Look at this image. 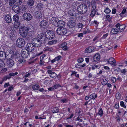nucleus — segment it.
Here are the masks:
<instances>
[{
    "label": "nucleus",
    "mask_w": 127,
    "mask_h": 127,
    "mask_svg": "<svg viewBox=\"0 0 127 127\" xmlns=\"http://www.w3.org/2000/svg\"><path fill=\"white\" fill-rule=\"evenodd\" d=\"M19 55L18 52H16L15 54H12L11 56L13 58H17V56H18Z\"/></svg>",
    "instance_id": "obj_48"
},
{
    "label": "nucleus",
    "mask_w": 127,
    "mask_h": 127,
    "mask_svg": "<svg viewBox=\"0 0 127 127\" xmlns=\"http://www.w3.org/2000/svg\"><path fill=\"white\" fill-rule=\"evenodd\" d=\"M75 13L76 12L75 11L73 10H71L68 11V14L70 18L73 20V17H74Z\"/></svg>",
    "instance_id": "obj_16"
},
{
    "label": "nucleus",
    "mask_w": 127,
    "mask_h": 127,
    "mask_svg": "<svg viewBox=\"0 0 127 127\" xmlns=\"http://www.w3.org/2000/svg\"><path fill=\"white\" fill-rule=\"evenodd\" d=\"M83 34H86L87 33H90L91 32V31L89 28H87L86 27L85 28L83 29Z\"/></svg>",
    "instance_id": "obj_30"
},
{
    "label": "nucleus",
    "mask_w": 127,
    "mask_h": 127,
    "mask_svg": "<svg viewBox=\"0 0 127 127\" xmlns=\"http://www.w3.org/2000/svg\"><path fill=\"white\" fill-rule=\"evenodd\" d=\"M18 72H16L15 73L12 72L10 73L9 74V75H8L9 77H10V78H11V77L12 76H14L16 75H17L18 74Z\"/></svg>",
    "instance_id": "obj_50"
},
{
    "label": "nucleus",
    "mask_w": 127,
    "mask_h": 127,
    "mask_svg": "<svg viewBox=\"0 0 127 127\" xmlns=\"http://www.w3.org/2000/svg\"><path fill=\"white\" fill-rule=\"evenodd\" d=\"M91 5L93 9H96V2L94 1L91 4Z\"/></svg>",
    "instance_id": "obj_61"
},
{
    "label": "nucleus",
    "mask_w": 127,
    "mask_h": 127,
    "mask_svg": "<svg viewBox=\"0 0 127 127\" xmlns=\"http://www.w3.org/2000/svg\"><path fill=\"white\" fill-rule=\"evenodd\" d=\"M50 77L53 78L55 79L57 77H58V76L57 74L55 72H53L52 73L50 74Z\"/></svg>",
    "instance_id": "obj_41"
},
{
    "label": "nucleus",
    "mask_w": 127,
    "mask_h": 127,
    "mask_svg": "<svg viewBox=\"0 0 127 127\" xmlns=\"http://www.w3.org/2000/svg\"><path fill=\"white\" fill-rule=\"evenodd\" d=\"M110 79L111 82L113 83H115L117 80L116 78L114 77L111 76L110 77Z\"/></svg>",
    "instance_id": "obj_56"
},
{
    "label": "nucleus",
    "mask_w": 127,
    "mask_h": 127,
    "mask_svg": "<svg viewBox=\"0 0 127 127\" xmlns=\"http://www.w3.org/2000/svg\"><path fill=\"white\" fill-rule=\"evenodd\" d=\"M74 115V114L73 113H71V114H69L68 115V116H69L68 117H67L66 118V120H68L69 119H71L73 117V116Z\"/></svg>",
    "instance_id": "obj_59"
},
{
    "label": "nucleus",
    "mask_w": 127,
    "mask_h": 127,
    "mask_svg": "<svg viewBox=\"0 0 127 127\" xmlns=\"http://www.w3.org/2000/svg\"><path fill=\"white\" fill-rule=\"evenodd\" d=\"M10 78V77H9L8 75H7L6 76H5L3 77L2 79V80L3 81H6L7 79H9Z\"/></svg>",
    "instance_id": "obj_58"
},
{
    "label": "nucleus",
    "mask_w": 127,
    "mask_h": 127,
    "mask_svg": "<svg viewBox=\"0 0 127 127\" xmlns=\"http://www.w3.org/2000/svg\"><path fill=\"white\" fill-rule=\"evenodd\" d=\"M34 2L33 0H28L27 2L28 5L30 6H33L34 5Z\"/></svg>",
    "instance_id": "obj_39"
},
{
    "label": "nucleus",
    "mask_w": 127,
    "mask_h": 127,
    "mask_svg": "<svg viewBox=\"0 0 127 127\" xmlns=\"http://www.w3.org/2000/svg\"><path fill=\"white\" fill-rule=\"evenodd\" d=\"M42 4L41 3H38L37 4L35 5V8L37 10H39L41 9L42 8L41 7Z\"/></svg>",
    "instance_id": "obj_36"
},
{
    "label": "nucleus",
    "mask_w": 127,
    "mask_h": 127,
    "mask_svg": "<svg viewBox=\"0 0 127 127\" xmlns=\"http://www.w3.org/2000/svg\"><path fill=\"white\" fill-rule=\"evenodd\" d=\"M84 4L86 6H87V8H90L91 5L90 2L88 1H87Z\"/></svg>",
    "instance_id": "obj_49"
},
{
    "label": "nucleus",
    "mask_w": 127,
    "mask_h": 127,
    "mask_svg": "<svg viewBox=\"0 0 127 127\" xmlns=\"http://www.w3.org/2000/svg\"><path fill=\"white\" fill-rule=\"evenodd\" d=\"M17 46L19 48H21L24 47L25 44L24 39L22 38H18L16 41Z\"/></svg>",
    "instance_id": "obj_3"
},
{
    "label": "nucleus",
    "mask_w": 127,
    "mask_h": 127,
    "mask_svg": "<svg viewBox=\"0 0 127 127\" xmlns=\"http://www.w3.org/2000/svg\"><path fill=\"white\" fill-rule=\"evenodd\" d=\"M103 77L102 78V80L101 81V83L102 85L104 86L107 84L108 82L107 80V78L106 76H103Z\"/></svg>",
    "instance_id": "obj_24"
},
{
    "label": "nucleus",
    "mask_w": 127,
    "mask_h": 127,
    "mask_svg": "<svg viewBox=\"0 0 127 127\" xmlns=\"http://www.w3.org/2000/svg\"><path fill=\"white\" fill-rule=\"evenodd\" d=\"M43 53V52H40L38 53H36V54L35 55H33V57H32L31 58V60H32L34 58H35L36 56H39L40 55L42 54Z\"/></svg>",
    "instance_id": "obj_45"
},
{
    "label": "nucleus",
    "mask_w": 127,
    "mask_h": 127,
    "mask_svg": "<svg viewBox=\"0 0 127 127\" xmlns=\"http://www.w3.org/2000/svg\"><path fill=\"white\" fill-rule=\"evenodd\" d=\"M114 107L116 109H119V103L118 102V103H115Z\"/></svg>",
    "instance_id": "obj_62"
},
{
    "label": "nucleus",
    "mask_w": 127,
    "mask_h": 127,
    "mask_svg": "<svg viewBox=\"0 0 127 127\" xmlns=\"http://www.w3.org/2000/svg\"><path fill=\"white\" fill-rule=\"evenodd\" d=\"M100 55L98 53L95 54L93 57V60L94 61L97 62L99 61L100 59Z\"/></svg>",
    "instance_id": "obj_19"
},
{
    "label": "nucleus",
    "mask_w": 127,
    "mask_h": 127,
    "mask_svg": "<svg viewBox=\"0 0 127 127\" xmlns=\"http://www.w3.org/2000/svg\"><path fill=\"white\" fill-rule=\"evenodd\" d=\"M126 26L125 25H122L119 27V28L118 29L119 32L123 31L125 28Z\"/></svg>",
    "instance_id": "obj_33"
},
{
    "label": "nucleus",
    "mask_w": 127,
    "mask_h": 127,
    "mask_svg": "<svg viewBox=\"0 0 127 127\" xmlns=\"http://www.w3.org/2000/svg\"><path fill=\"white\" fill-rule=\"evenodd\" d=\"M34 46L33 44L29 43L27 44L26 47V49L28 52H31L34 50Z\"/></svg>",
    "instance_id": "obj_7"
},
{
    "label": "nucleus",
    "mask_w": 127,
    "mask_h": 127,
    "mask_svg": "<svg viewBox=\"0 0 127 127\" xmlns=\"http://www.w3.org/2000/svg\"><path fill=\"white\" fill-rule=\"evenodd\" d=\"M39 87L40 86L38 85L35 84L33 86L32 88L34 91H36L38 89Z\"/></svg>",
    "instance_id": "obj_40"
},
{
    "label": "nucleus",
    "mask_w": 127,
    "mask_h": 127,
    "mask_svg": "<svg viewBox=\"0 0 127 127\" xmlns=\"http://www.w3.org/2000/svg\"><path fill=\"white\" fill-rule=\"evenodd\" d=\"M30 28L26 27L25 26H22L19 28V32L20 35L24 38L26 37L28 34Z\"/></svg>",
    "instance_id": "obj_1"
},
{
    "label": "nucleus",
    "mask_w": 127,
    "mask_h": 127,
    "mask_svg": "<svg viewBox=\"0 0 127 127\" xmlns=\"http://www.w3.org/2000/svg\"><path fill=\"white\" fill-rule=\"evenodd\" d=\"M57 40H54L51 41H48V44L49 45H53L56 44L57 42Z\"/></svg>",
    "instance_id": "obj_38"
},
{
    "label": "nucleus",
    "mask_w": 127,
    "mask_h": 127,
    "mask_svg": "<svg viewBox=\"0 0 127 127\" xmlns=\"http://www.w3.org/2000/svg\"><path fill=\"white\" fill-rule=\"evenodd\" d=\"M84 60L83 58H79L77 60V61L78 63H82L84 61Z\"/></svg>",
    "instance_id": "obj_64"
},
{
    "label": "nucleus",
    "mask_w": 127,
    "mask_h": 127,
    "mask_svg": "<svg viewBox=\"0 0 127 127\" xmlns=\"http://www.w3.org/2000/svg\"><path fill=\"white\" fill-rule=\"evenodd\" d=\"M23 19L27 21H29L32 18V16L31 14L29 13H25L23 15Z\"/></svg>",
    "instance_id": "obj_11"
},
{
    "label": "nucleus",
    "mask_w": 127,
    "mask_h": 127,
    "mask_svg": "<svg viewBox=\"0 0 127 127\" xmlns=\"http://www.w3.org/2000/svg\"><path fill=\"white\" fill-rule=\"evenodd\" d=\"M67 31L66 29L62 27L58 28L56 32L58 34L63 35L66 34Z\"/></svg>",
    "instance_id": "obj_4"
},
{
    "label": "nucleus",
    "mask_w": 127,
    "mask_h": 127,
    "mask_svg": "<svg viewBox=\"0 0 127 127\" xmlns=\"http://www.w3.org/2000/svg\"><path fill=\"white\" fill-rule=\"evenodd\" d=\"M25 58L22 56L20 57L19 59L18 60V62L19 64L22 63L24 61V59Z\"/></svg>",
    "instance_id": "obj_51"
},
{
    "label": "nucleus",
    "mask_w": 127,
    "mask_h": 127,
    "mask_svg": "<svg viewBox=\"0 0 127 127\" xmlns=\"http://www.w3.org/2000/svg\"><path fill=\"white\" fill-rule=\"evenodd\" d=\"M58 19L55 17H52L51 19L49 20V23L52 24L55 26L57 25Z\"/></svg>",
    "instance_id": "obj_14"
},
{
    "label": "nucleus",
    "mask_w": 127,
    "mask_h": 127,
    "mask_svg": "<svg viewBox=\"0 0 127 127\" xmlns=\"http://www.w3.org/2000/svg\"><path fill=\"white\" fill-rule=\"evenodd\" d=\"M7 66L9 67H11L14 65V61L12 59L7 60Z\"/></svg>",
    "instance_id": "obj_20"
},
{
    "label": "nucleus",
    "mask_w": 127,
    "mask_h": 127,
    "mask_svg": "<svg viewBox=\"0 0 127 127\" xmlns=\"http://www.w3.org/2000/svg\"><path fill=\"white\" fill-rule=\"evenodd\" d=\"M4 63L2 61H0V69L4 66Z\"/></svg>",
    "instance_id": "obj_55"
},
{
    "label": "nucleus",
    "mask_w": 127,
    "mask_h": 127,
    "mask_svg": "<svg viewBox=\"0 0 127 127\" xmlns=\"http://www.w3.org/2000/svg\"><path fill=\"white\" fill-rule=\"evenodd\" d=\"M90 98L89 100H90L92 99L94 100L97 97V95L95 93H93L90 95Z\"/></svg>",
    "instance_id": "obj_31"
},
{
    "label": "nucleus",
    "mask_w": 127,
    "mask_h": 127,
    "mask_svg": "<svg viewBox=\"0 0 127 127\" xmlns=\"http://www.w3.org/2000/svg\"><path fill=\"white\" fill-rule=\"evenodd\" d=\"M21 56L25 58H26L29 55L30 53L26 49H23L21 50Z\"/></svg>",
    "instance_id": "obj_9"
},
{
    "label": "nucleus",
    "mask_w": 127,
    "mask_h": 127,
    "mask_svg": "<svg viewBox=\"0 0 127 127\" xmlns=\"http://www.w3.org/2000/svg\"><path fill=\"white\" fill-rule=\"evenodd\" d=\"M120 104L121 107H122L124 108L126 107V106L124 102L123 101H121L120 102Z\"/></svg>",
    "instance_id": "obj_53"
},
{
    "label": "nucleus",
    "mask_w": 127,
    "mask_h": 127,
    "mask_svg": "<svg viewBox=\"0 0 127 127\" xmlns=\"http://www.w3.org/2000/svg\"><path fill=\"white\" fill-rule=\"evenodd\" d=\"M51 111L52 112L54 113H57L58 112L59 110L57 107H53L52 108Z\"/></svg>",
    "instance_id": "obj_32"
},
{
    "label": "nucleus",
    "mask_w": 127,
    "mask_h": 127,
    "mask_svg": "<svg viewBox=\"0 0 127 127\" xmlns=\"http://www.w3.org/2000/svg\"><path fill=\"white\" fill-rule=\"evenodd\" d=\"M97 11V10L95 9H93L91 11L90 16L92 17L95 16Z\"/></svg>",
    "instance_id": "obj_29"
},
{
    "label": "nucleus",
    "mask_w": 127,
    "mask_h": 127,
    "mask_svg": "<svg viewBox=\"0 0 127 127\" xmlns=\"http://www.w3.org/2000/svg\"><path fill=\"white\" fill-rule=\"evenodd\" d=\"M90 47H89L86 48L85 51V53H89L92 52V50H91Z\"/></svg>",
    "instance_id": "obj_44"
},
{
    "label": "nucleus",
    "mask_w": 127,
    "mask_h": 127,
    "mask_svg": "<svg viewBox=\"0 0 127 127\" xmlns=\"http://www.w3.org/2000/svg\"><path fill=\"white\" fill-rule=\"evenodd\" d=\"M12 9L17 14L23 11L21 7H19V6H16V5L13 6Z\"/></svg>",
    "instance_id": "obj_12"
},
{
    "label": "nucleus",
    "mask_w": 127,
    "mask_h": 127,
    "mask_svg": "<svg viewBox=\"0 0 127 127\" xmlns=\"http://www.w3.org/2000/svg\"><path fill=\"white\" fill-rule=\"evenodd\" d=\"M45 38H46L48 39H51L54 37L55 34L52 31H51L47 33V34L45 35Z\"/></svg>",
    "instance_id": "obj_10"
},
{
    "label": "nucleus",
    "mask_w": 127,
    "mask_h": 127,
    "mask_svg": "<svg viewBox=\"0 0 127 127\" xmlns=\"http://www.w3.org/2000/svg\"><path fill=\"white\" fill-rule=\"evenodd\" d=\"M36 38L33 39L32 41V43L34 45V46L36 47H39L41 45L42 42L40 41L39 40L36 39Z\"/></svg>",
    "instance_id": "obj_8"
},
{
    "label": "nucleus",
    "mask_w": 127,
    "mask_h": 127,
    "mask_svg": "<svg viewBox=\"0 0 127 127\" xmlns=\"http://www.w3.org/2000/svg\"><path fill=\"white\" fill-rule=\"evenodd\" d=\"M67 43L66 42H64L61 44V47L63 49L64 51L67 50L68 49L67 46Z\"/></svg>",
    "instance_id": "obj_25"
},
{
    "label": "nucleus",
    "mask_w": 127,
    "mask_h": 127,
    "mask_svg": "<svg viewBox=\"0 0 127 127\" xmlns=\"http://www.w3.org/2000/svg\"><path fill=\"white\" fill-rule=\"evenodd\" d=\"M21 26V23L20 22H14V26L15 28L17 29H19Z\"/></svg>",
    "instance_id": "obj_27"
},
{
    "label": "nucleus",
    "mask_w": 127,
    "mask_h": 127,
    "mask_svg": "<svg viewBox=\"0 0 127 127\" xmlns=\"http://www.w3.org/2000/svg\"><path fill=\"white\" fill-rule=\"evenodd\" d=\"M127 69L126 68H125L123 69H122L121 70V73L122 74V75H125L127 72L126 71Z\"/></svg>",
    "instance_id": "obj_60"
},
{
    "label": "nucleus",
    "mask_w": 127,
    "mask_h": 127,
    "mask_svg": "<svg viewBox=\"0 0 127 127\" xmlns=\"http://www.w3.org/2000/svg\"><path fill=\"white\" fill-rule=\"evenodd\" d=\"M73 20L76 21L77 20H82L83 18L82 16V15L81 14H79L78 13H76V12L75 14V15L74 17H73Z\"/></svg>",
    "instance_id": "obj_15"
},
{
    "label": "nucleus",
    "mask_w": 127,
    "mask_h": 127,
    "mask_svg": "<svg viewBox=\"0 0 127 127\" xmlns=\"http://www.w3.org/2000/svg\"><path fill=\"white\" fill-rule=\"evenodd\" d=\"M5 20L7 23H10L12 21L10 15H6L5 18Z\"/></svg>",
    "instance_id": "obj_22"
},
{
    "label": "nucleus",
    "mask_w": 127,
    "mask_h": 127,
    "mask_svg": "<svg viewBox=\"0 0 127 127\" xmlns=\"http://www.w3.org/2000/svg\"><path fill=\"white\" fill-rule=\"evenodd\" d=\"M13 20L15 22L19 21V15L17 14H16L13 16Z\"/></svg>",
    "instance_id": "obj_26"
},
{
    "label": "nucleus",
    "mask_w": 127,
    "mask_h": 127,
    "mask_svg": "<svg viewBox=\"0 0 127 127\" xmlns=\"http://www.w3.org/2000/svg\"><path fill=\"white\" fill-rule=\"evenodd\" d=\"M9 4L10 5H14V0H9Z\"/></svg>",
    "instance_id": "obj_63"
},
{
    "label": "nucleus",
    "mask_w": 127,
    "mask_h": 127,
    "mask_svg": "<svg viewBox=\"0 0 127 127\" xmlns=\"http://www.w3.org/2000/svg\"><path fill=\"white\" fill-rule=\"evenodd\" d=\"M92 70H94L95 68H99V66L96 64L92 65H91Z\"/></svg>",
    "instance_id": "obj_43"
},
{
    "label": "nucleus",
    "mask_w": 127,
    "mask_h": 127,
    "mask_svg": "<svg viewBox=\"0 0 127 127\" xmlns=\"http://www.w3.org/2000/svg\"><path fill=\"white\" fill-rule=\"evenodd\" d=\"M127 7H124L121 13L119 14V15L121 17H124V15L126 12Z\"/></svg>",
    "instance_id": "obj_28"
},
{
    "label": "nucleus",
    "mask_w": 127,
    "mask_h": 127,
    "mask_svg": "<svg viewBox=\"0 0 127 127\" xmlns=\"http://www.w3.org/2000/svg\"><path fill=\"white\" fill-rule=\"evenodd\" d=\"M62 87L58 83H55L53 85V87L55 89H56L59 87Z\"/></svg>",
    "instance_id": "obj_42"
},
{
    "label": "nucleus",
    "mask_w": 127,
    "mask_h": 127,
    "mask_svg": "<svg viewBox=\"0 0 127 127\" xmlns=\"http://www.w3.org/2000/svg\"><path fill=\"white\" fill-rule=\"evenodd\" d=\"M72 20L69 21L67 23V26L70 28H72L74 27L75 25V23Z\"/></svg>",
    "instance_id": "obj_23"
},
{
    "label": "nucleus",
    "mask_w": 127,
    "mask_h": 127,
    "mask_svg": "<svg viewBox=\"0 0 127 127\" xmlns=\"http://www.w3.org/2000/svg\"><path fill=\"white\" fill-rule=\"evenodd\" d=\"M84 118V117H81L80 116V115H79L77 118V120L80 122H82L83 121V119Z\"/></svg>",
    "instance_id": "obj_47"
},
{
    "label": "nucleus",
    "mask_w": 127,
    "mask_h": 127,
    "mask_svg": "<svg viewBox=\"0 0 127 127\" xmlns=\"http://www.w3.org/2000/svg\"><path fill=\"white\" fill-rule=\"evenodd\" d=\"M36 39L39 40L40 41H45V35L42 33L39 34L37 36V38H35Z\"/></svg>",
    "instance_id": "obj_13"
},
{
    "label": "nucleus",
    "mask_w": 127,
    "mask_h": 127,
    "mask_svg": "<svg viewBox=\"0 0 127 127\" xmlns=\"http://www.w3.org/2000/svg\"><path fill=\"white\" fill-rule=\"evenodd\" d=\"M14 5L16 6H19L22 3L21 0H14Z\"/></svg>",
    "instance_id": "obj_35"
},
{
    "label": "nucleus",
    "mask_w": 127,
    "mask_h": 127,
    "mask_svg": "<svg viewBox=\"0 0 127 127\" xmlns=\"http://www.w3.org/2000/svg\"><path fill=\"white\" fill-rule=\"evenodd\" d=\"M118 32H119V29L116 28H112L110 31V34L111 35L116 34Z\"/></svg>",
    "instance_id": "obj_21"
},
{
    "label": "nucleus",
    "mask_w": 127,
    "mask_h": 127,
    "mask_svg": "<svg viewBox=\"0 0 127 127\" xmlns=\"http://www.w3.org/2000/svg\"><path fill=\"white\" fill-rule=\"evenodd\" d=\"M115 97L117 99H119L121 97V95L119 92H117L116 95Z\"/></svg>",
    "instance_id": "obj_54"
},
{
    "label": "nucleus",
    "mask_w": 127,
    "mask_h": 127,
    "mask_svg": "<svg viewBox=\"0 0 127 127\" xmlns=\"http://www.w3.org/2000/svg\"><path fill=\"white\" fill-rule=\"evenodd\" d=\"M40 25L41 29L43 30L46 29L48 26V22L45 20L41 21L40 23Z\"/></svg>",
    "instance_id": "obj_5"
},
{
    "label": "nucleus",
    "mask_w": 127,
    "mask_h": 127,
    "mask_svg": "<svg viewBox=\"0 0 127 127\" xmlns=\"http://www.w3.org/2000/svg\"><path fill=\"white\" fill-rule=\"evenodd\" d=\"M27 124H28V126H27L26 127H32V124H30V123L29 122H27L26 123H22L20 125V126L21 127H22L23 126H27Z\"/></svg>",
    "instance_id": "obj_37"
},
{
    "label": "nucleus",
    "mask_w": 127,
    "mask_h": 127,
    "mask_svg": "<svg viewBox=\"0 0 127 127\" xmlns=\"http://www.w3.org/2000/svg\"><path fill=\"white\" fill-rule=\"evenodd\" d=\"M33 14L35 18L37 21H39L40 19H42V13L40 11H36Z\"/></svg>",
    "instance_id": "obj_6"
},
{
    "label": "nucleus",
    "mask_w": 127,
    "mask_h": 127,
    "mask_svg": "<svg viewBox=\"0 0 127 127\" xmlns=\"http://www.w3.org/2000/svg\"><path fill=\"white\" fill-rule=\"evenodd\" d=\"M117 121L118 123L120 122L121 120V118L119 115H116V116Z\"/></svg>",
    "instance_id": "obj_57"
},
{
    "label": "nucleus",
    "mask_w": 127,
    "mask_h": 127,
    "mask_svg": "<svg viewBox=\"0 0 127 127\" xmlns=\"http://www.w3.org/2000/svg\"><path fill=\"white\" fill-rule=\"evenodd\" d=\"M77 36L80 39H81L83 37V33H78L77 34Z\"/></svg>",
    "instance_id": "obj_52"
},
{
    "label": "nucleus",
    "mask_w": 127,
    "mask_h": 127,
    "mask_svg": "<svg viewBox=\"0 0 127 127\" xmlns=\"http://www.w3.org/2000/svg\"><path fill=\"white\" fill-rule=\"evenodd\" d=\"M65 25V22L63 21L59 20L57 22L56 26L58 28H62L64 27Z\"/></svg>",
    "instance_id": "obj_17"
},
{
    "label": "nucleus",
    "mask_w": 127,
    "mask_h": 127,
    "mask_svg": "<svg viewBox=\"0 0 127 127\" xmlns=\"http://www.w3.org/2000/svg\"><path fill=\"white\" fill-rule=\"evenodd\" d=\"M77 10L79 13L83 14L86 13L87 11V7L84 4H81L77 7Z\"/></svg>",
    "instance_id": "obj_2"
},
{
    "label": "nucleus",
    "mask_w": 127,
    "mask_h": 127,
    "mask_svg": "<svg viewBox=\"0 0 127 127\" xmlns=\"http://www.w3.org/2000/svg\"><path fill=\"white\" fill-rule=\"evenodd\" d=\"M6 58V53L2 51H0V60L3 61Z\"/></svg>",
    "instance_id": "obj_18"
},
{
    "label": "nucleus",
    "mask_w": 127,
    "mask_h": 127,
    "mask_svg": "<svg viewBox=\"0 0 127 127\" xmlns=\"http://www.w3.org/2000/svg\"><path fill=\"white\" fill-rule=\"evenodd\" d=\"M111 12L110 9L108 7H106L104 10V12L107 14H109Z\"/></svg>",
    "instance_id": "obj_46"
},
{
    "label": "nucleus",
    "mask_w": 127,
    "mask_h": 127,
    "mask_svg": "<svg viewBox=\"0 0 127 127\" xmlns=\"http://www.w3.org/2000/svg\"><path fill=\"white\" fill-rule=\"evenodd\" d=\"M98 113L96 115H98L100 117H102L103 114V110L101 108L99 109L98 110Z\"/></svg>",
    "instance_id": "obj_34"
}]
</instances>
